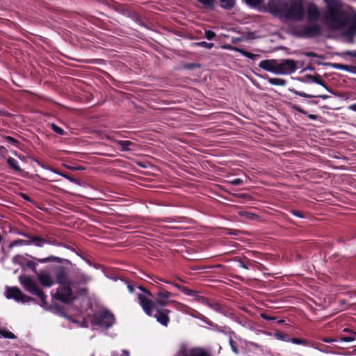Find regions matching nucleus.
<instances>
[{"mask_svg":"<svg viewBox=\"0 0 356 356\" xmlns=\"http://www.w3.org/2000/svg\"><path fill=\"white\" fill-rule=\"evenodd\" d=\"M291 214L300 218H305V214L303 211L300 210L291 209L289 211Z\"/></svg>","mask_w":356,"mask_h":356,"instance_id":"42","label":"nucleus"},{"mask_svg":"<svg viewBox=\"0 0 356 356\" xmlns=\"http://www.w3.org/2000/svg\"><path fill=\"white\" fill-rule=\"evenodd\" d=\"M308 118L311 120H316L317 119V116L315 115H313V114H310L308 115Z\"/></svg>","mask_w":356,"mask_h":356,"instance_id":"60","label":"nucleus"},{"mask_svg":"<svg viewBox=\"0 0 356 356\" xmlns=\"http://www.w3.org/2000/svg\"><path fill=\"white\" fill-rule=\"evenodd\" d=\"M52 172L56 173V174H59L60 175H62L63 177H64L65 178H66L67 179H68L69 181H70L71 182H76V179L74 178H73L72 176L69 175H65V174H60L55 169H52L51 170Z\"/></svg>","mask_w":356,"mask_h":356,"instance_id":"45","label":"nucleus"},{"mask_svg":"<svg viewBox=\"0 0 356 356\" xmlns=\"http://www.w3.org/2000/svg\"><path fill=\"white\" fill-rule=\"evenodd\" d=\"M261 317L264 319V320H266V321H273V320H275V318L274 317H271L266 314H261Z\"/></svg>","mask_w":356,"mask_h":356,"instance_id":"53","label":"nucleus"},{"mask_svg":"<svg viewBox=\"0 0 356 356\" xmlns=\"http://www.w3.org/2000/svg\"><path fill=\"white\" fill-rule=\"evenodd\" d=\"M268 12L274 17L284 19L285 10L287 8L286 0H270L267 4Z\"/></svg>","mask_w":356,"mask_h":356,"instance_id":"8","label":"nucleus"},{"mask_svg":"<svg viewBox=\"0 0 356 356\" xmlns=\"http://www.w3.org/2000/svg\"><path fill=\"white\" fill-rule=\"evenodd\" d=\"M321 16V13L316 5L310 3L307 6L308 24L300 29H294L293 35L301 38H313L321 35L322 27L317 23Z\"/></svg>","mask_w":356,"mask_h":356,"instance_id":"2","label":"nucleus"},{"mask_svg":"<svg viewBox=\"0 0 356 356\" xmlns=\"http://www.w3.org/2000/svg\"><path fill=\"white\" fill-rule=\"evenodd\" d=\"M121 356H129V352L127 350H122Z\"/></svg>","mask_w":356,"mask_h":356,"instance_id":"59","label":"nucleus"},{"mask_svg":"<svg viewBox=\"0 0 356 356\" xmlns=\"http://www.w3.org/2000/svg\"><path fill=\"white\" fill-rule=\"evenodd\" d=\"M138 289L140 290L143 293V295L146 296L148 298H153L154 292L152 293L151 291L147 289L143 286L140 285L138 286Z\"/></svg>","mask_w":356,"mask_h":356,"instance_id":"39","label":"nucleus"},{"mask_svg":"<svg viewBox=\"0 0 356 356\" xmlns=\"http://www.w3.org/2000/svg\"><path fill=\"white\" fill-rule=\"evenodd\" d=\"M229 183L234 186H240L243 183L241 178H236L229 181Z\"/></svg>","mask_w":356,"mask_h":356,"instance_id":"47","label":"nucleus"},{"mask_svg":"<svg viewBox=\"0 0 356 356\" xmlns=\"http://www.w3.org/2000/svg\"><path fill=\"white\" fill-rule=\"evenodd\" d=\"M115 323L114 315L108 311L95 313L91 317V323L105 328L111 327Z\"/></svg>","mask_w":356,"mask_h":356,"instance_id":"7","label":"nucleus"},{"mask_svg":"<svg viewBox=\"0 0 356 356\" xmlns=\"http://www.w3.org/2000/svg\"><path fill=\"white\" fill-rule=\"evenodd\" d=\"M192 296L194 297L195 300L197 302L207 305L217 312L224 314L225 312V309L220 303L216 301H211L204 296L198 295L197 291H195V295Z\"/></svg>","mask_w":356,"mask_h":356,"instance_id":"14","label":"nucleus"},{"mask_svg":"<svg viewBox=\"0 0 356 356\" xmlns=\"http://www.w3.org/2000/svg\"><path fill=\"white\" fill-rule=\"evenodd\" d=\"M0 336L5 339H13L16 338L15 335L13 332L3 328H0Z\"/></svg>","mask_w":356,"mask_h":356,"instance_id":"32","label":"nucleus"},{"mask_svg":"<svg viewBox=\"0 0 356 356\" xmlns=\"http://www.w3.org/2000/svg\"><path fill=\"white\" fill-rule=\"evenodd\" d=\"M243 216H247L248 218H250V219H253V216H254V214L251 213H248V212H245Z\"/></svg>","mask_w":356,"mask_h":356,"instance_id":"58","label":"nucleus"},{"mask_svg":"<svg viewBox=\"0 0 356 356\" xmlns=\"http://www.w3.org/2000/svg\"><path fill=\"white\" fill-rule=\"evenodd\" d=\"M324 19L334 30L342 29L348 24V19L344 16L343 13L333 7L327 8Z\"/></svg>","mask_w":356,"mask_h":356,"instance_id":"3","label":"nucleus"},{"mask_svg":"<svg viewBox=\"0 0 356 356\" xmlns=\"http://www.w3.org/2000/svg\"><path fill=\"white\" fill-rule=\"evenodd\" d=\"M235 0H220V5L222 8L231 10L234 8Z\"/></svg>","mask_w":356,"mask_h":356,"instance_id":"29","label":"nucleus"},{"mask_svg":"<svg viewBox=\"0 0 356 356\" xmlns=\"http://www.w3.org/2000/svg\"><path fill=\"white\" fill-rule=\"evenodd\" d=\"M348 108L351 111L356 112V103L353 104L348 106Z\"/></svg>","mask_w":356,"mask_h":356,"instance_id":"56","label":"nucleus"},{"mask_svg":"<svg viewBox=\"0 0 356 356\" xmlns=\"http://www.w3.org/2000/svg\"><path fill=\"white\" fill-rule=\"evenodd\" d=\"M305 15V9L302 0L287 1L284 19L291 21H301Z\"/></svg>","mask_w":356,"mask_h":356,"instance_id":"5","label":"nucleus"},{"mask_svg":"<svg viewBox=\"0 0 356 356\" xmlns=\"http://www.w3.org/2000/svg\"><path fill=\"white\" fill-rule=\"evenodd\" d=\"M22 258V256L17 254V255H15L13 258V261L15 263V264H19V265H22V264L19 261V259Z\"/></svg>","mask_w":356,"mask_h":356,"instance_id":"54","label":"nucleus"},{"mask_svg":"<svg viewBox=\"0 0 356 356\" xmlns=\"http://www.w3.org/2000/svg\"><path fill=\"white\" fill-rule=\"evenodd\" d=\"M198 2L209 8H213L215 0H197Z\"/></svg>","mask_w":356,"mask_h":356,"instance_id":"40","label":"nucleus"},{"mask_svg":"<svg viewBox=\"0 0 356 356\" xmlns=\"http://www.w3.org/2000/svg\"><path fill=\"white\" fill-rule=\"evenodd\" d=\"M299 112L302 113H304V111L301 108H296Z\"/></svg>","mask_w":356,"mask_h":356,"instance_id":"63","label":"nucleus"},{"mask_svg":"<svg viewBox=\"0 0 356 356\" xmlns=\"http://www.w3.org/2000/svg\"><path fill=\"white\" fill-rule=\"evenodd\" d=\"M47 243L48 244L54 245H60V243L54 238H48L46 239Z\"/></svg>","mask_w":356,"mask_h":356,"instance_id":"51","label":"nucleus"},{"mask_svg":"<svg viewBox=\"0 0 356 356\" xmlns=\"http://www.w3.org/2000/svg\"><path fill=\"white\" fill-rule=\"evenodd\" d=\"M32 259L34 260H36L38 262L42 263V264L48 263V262H56V263L60 264V263H63V261L64 260L63 259L58 257H56V256H49L48 257L42 258V259H37L36 257H32Z\"/></svg>","mask_w":356,"mask_h":356,"instance_id":"25","label":"nucleus"},{"mask_svg":"<svg viewBox=\"0 0 356 356\" xmlns=\"http://www.w3.org/2000/svg\"><path fill=\"white\" fill-rule=\"evenodd\" d=\"M16 245H29V243L28 242V240L17 239L11 242L9 244L8 248H12Z\"/></svg>","mask_w":356,"mask_h":356,"instance_id":"33","label":"nucleus"},{"mask_svg":"<svg viewBox=\"0 0 356 356\" xmlns=\"http://www.w3.org/2000/svg\"><path fill=\"white\" fill-rule=\"evenodd\" d=\"M216 36V33L211 30H206L204 32V37L209 40H213Z\"/></svg>","mask_w":356,"mask_h":356,"instance_id":"41","label":"nucleus"},{"mask_svg":"<svg viewBox=\"0 0 356 356\" xmlns=\"http://www.w3.org/2000/svg\"><path fill=\"white\" fill-rule=\"evenodd\" d=\"M268 81L273 86H284L286 83V81L280 78H268Z\"/></svg>","mask_w":356,"mask_h":356,"instance_id":"30","label":"nucleus"},{"mask_svg":"<svg viewBox=\"0 0 356 356\" xmlns=\"http://www.w3.org/2000/svg\"><path fill=\"white\" fill-rule=\"evenodd\" d=\"M322 341L325 343H331L332 342L339 341L338 337L335 339L331 337H324L322 339Z\"/></svg>","mask_w":356,"mask_h":356,"instance_id":"50","label":"nucleus"},{"mask_svg":"<svg viewBox=\"0 0 356 356\" xmlns=\"http://www.w3.org/2000/svg\"><path fill=\"white\" fill-rule=\"evenodd\" d=\"M200 65L198 64H196V63H186L184 65V69H186V70H193L196 67H199Z\"/></svg>","mask_w":356,"mask_h":356,"instance_id":"48","label":"nucleus"},{"mask_svg":"<svg viewBox=\"0 0 356 356\" xmlns=\"http://www.w3.org/2000/svg\"><path fill=\"white\" fill-rule=\"evenodd\" d=\"M271 335L280 341L289 342L290 340V336L284 332L275 330Z\"/></svg>","mask_w":356,"mask_h":356,"instance_id":"26","label":"nucleus"},{"mask_svg":"<svg viewBox=\"0 0 356 356\" xmlns=\"http://www.w3.org/2000/svg\"><path fill=\"white\" fill-rule=\"evenodd\" d=\"M243 56L245 57L250 58V59H254L255 57H259V56L257 54H254L250 51H245V50H241V51Z\"/></svg>","mask_w":356,"mask_h":356,"instance_id":"43","label":"nucleus"},{"mask_svg":"<svg viewBox=\"0 0 356 356\" xmlns=\"http://www.w3.org/2000/svg\"><path fill=\"white\" fill-rule=\"evenodd\" d=\"M174 356H211L202 348H188L186 343H181Z\"/></svg>","mask_w":356,"mask_h":356,"instance_id":"11","label":"nucleus"},{"mask_svg":"<svg viewBox=\"0 0 356 356\" xmlns=\"http://www.w3.org/2000/svg\"><path fill=\"white\" fill-rule=\"evenodd\" d=\"M20 197L23 200H26L27 202H33L32 199L26 193H20Z\"/></svg>","mask_w":356,"mask_h":356,"instance_id":"52","label":"nucleus"},{"mask_svg":"<svg viewBox=\"0 0 356 356\" xmlns=\"http://www.w3.org/2000/svg\"><path fill=\"white\" fill-rule=\"evenodd\" d=\"M234 261H237L238 263V267L245 269L252 268L254 270H263V269L264 268V266L261 264L250 260L246 257H235L234 258Z\"/></svg>","mask_w":356,"mask_h":356,"instance_id":"13","label":"nucleus"},{"mask_svg":"<svg viewBox=\"0 0 356 356\" xmlns=\"http://www.w3.org/2000/svg\"><path fill=\"white\" fill-rule=\"evenodd\" d=\"M193 45L196 46V47H204V48L208 49H210L213 47V43H209L205 41L195 42Z\"/></svg>","mask_w":356,"mask_h":356,"instance_id":"38","label":"nucleus"},{"mask_svg":"<svg viewBox=\"0 0 356 356\" xmlns=\"http://www.w3.org/2000/svg\"><path fill=\"white\" fill-rule=\"evenodd\" d=\"M164 222H171V218H166L165 220H163Z\"/></svg>","mask_w":356,"mask_h":356,"instance_id":"62","label":"nucleus"},{"mask_svg":"<svg viewBox=\"0 0 356 356\" xmlns=\"http://www.w3.org/2000/svg\"><path fill=\"white\" fill-rule=\"evenodd\" d=\"M19 234L29 238V245L33 244L37 247H42L46 243V238L38 236L30 235L24 232H19Z\"/></svg>","mask_w":356,"mask_h":356,"instance_id":"17","label":"nucleus"},{"mask_svg":"<svg viewBox=\"0 0 356 356\" xmlns=\"http://www.w3.org/2000/svg\"><path fill=\"white\" fill-rule=\"evenodd\" d=\"M259 67L276 74V60L275 59L263 60L259 63Z\"/></svg>","mask_w":356,"mask_h":356,"instance_id":"20","label":"nucleus"},{"mask_svg":"<svg viewBox=\"0 0 356 356\" xmlns=\"http://www.w3.org/2000/svg\"><path fill=\"white\" fill-rule=\"evenodd\" d=\"M19 280L27 292L36 296L40 299V306L43 307H47V302L46 300L47 296L43 290L38 286L37 283L34 280L29 276L21 275L19 277Z\"/></svg>","mask_w":356,"mask_h":356,"instance_id":"4","label":"nucleus"},{"mask_svg":"<svg viewBox=\"0 0 356 356\" xmlns=\"http://www.w3.org/2000/svg\"><path fill=\"white\" fill-rule=\"evenodd\" d=\"M304 79H305L307 81H312L313 83H316L317 84H319L324 87L326 90H328V88L325 83V81L322 79L321 76L319 74L316 75H312V74H307L304 76Z\"/></svg>","mask_w":356,"mask_h":356,"instance_id":"23","label":"nucleus"},{"mask_svg":"<svg viewBox=\"0 0 356 356\" xmlns=\"http://www.w3.org/2000/svg\"><path fill=\"white\" fill-rule=\"evenodd\" d=\"M152 280L155 283L152 284V289L154 290L153 298H154V300L143 294H137L138 304L146 315L148 316H152L154 307H166L170 303L173 305L175 309L180 312H185V310L188 308L186 305L178 301L169 300V299L172 297V293L166 290L163 284L159 283L154 279H152Z\"/></svg>","mask_w":356,"mask_h":356,"instance_id":"1","label":"nucleus"},{"mask_svg":"<svg viewBox=\"0 0 356 356\" xmlns=\"http://www.w3.org/2000/svg\"><path fill=\"white\" fill-rule=\"evenodd\" d=\"M318 65L323 64V65L332 66L334 69L342 70L353 73H356V67L343 65L341 63H317Z\"/></svg>","mask_w":356,"mask_h":356,"instance_id":"21","label":"nucleus"},{"mask_svg":"<svg viewBox=\"0 0 356 356\" xmlns=\"http://www.w3.org/2000/svg\"><path fill=\"white\" fill-rule=\"evenodd\" d=\"M127 288L130 293H132L134 292V286L132 284H131V283L129 282H127Z\"/></svg>","mask_w":356,"mask_h":356,"instance_id":"55","label":"nucleus"},{"mask_svg":"<svg viewBox=\"0 0 356 356\" xmlns=\"http://www.w3.org/2000/svg\"><path fill=\"white\" fill-rule=\"evenodd\" d=\"M347 55H349V56H351L354 58H356V51H349L346 53Z\"/></svg>","mask_w":356,"mask_h":356,"instance_id":"57","label":"nucleus"},{"mask_svg":"<svg viewBox=\"0 0 356 356\" xmlns=\"http://www.w3.org/2000/svg\"><path fill=\"white\" fill-rule=\"evenodd\" d=\"M343 332H348V333H350V335H348V336H344L342 334L339 335L338 339H339V341L350 342V341H353L355 340L356 332H353V330H351L348 328L343 329Z\"/></svg>","mask_w":356,"mask_h":356,"instance_id":"24","label":"nucleus"},{"mask_svg":"<svg viewBox=\"0 0 356 356\" xmlns=\"http://www.w3.org/2000/svg\"><path fill=\"white\" fill-rule=\"evenodd\" d=\"M26 266L29 268H31L34 273H37L36 270V264L31 260H28L26 262Z\"/></svg>","mask_w":356,"mask_h":356,"instance_id":"46","label":"nucleus"},{"mask_svg":"<svg viewBox=\"0 0 356 356\" xmlns=\"http://www.w3.org/2000/svg\"><path fill=\"white\" fill-rule=\"evenodd\" d=\"M239 197H248V199H250V196L249 195H248V194H241V195H239Z\"/></svg>","mask_w":356,"mask_h":356,"instance_id":"61","label":"nucleus"},{"mask_svg":"<svg viewBox=\"0 0 356 356\" xmlns=\"http://www.w3.org/2000/svg\"><path fill=\"white\" fill-rule=\"evenodd\" d=\"M289 342H292L293 343L297 344V345H302L305 346H307L309 345V341L308 340L305 339L295 338V337H293V338L290 337Z\"/></svg>","mask_w":356,"mask_h":356,"instance_id":"31","label":"nucleus"},{"mask_svg":"<svg viewBox=\"0 0 356 356\" xmlns=\"http://www.w3.org/2000/svg\"><path fill=\"white\" fill-rule=\"evenodd\" d=\"M353 25L356 27V17L353 20Z\"/></svg>","mask_w":356,"mask_h":356,"instance_id":"64","label":"nucleus"},{"mask_svg":"<svg viewBox=\"0 0 356 356\" xmlns=\"http://www.w3.org/2000/svg\"><path fill=\"white\" fill-rule=\"evenodd\" d=\"M4 140L16 147H19V145L21 144L18 140L10 136H6Z\"/></svg>","mask_w":356,"mask_h":356,"instance_id":"34","label":"nucleus"},{"mask_svg":"<svg viewBox=\"0 0 356 356\" xmlns=\"http://www.w3.org/2000/svg\"><path fill=\"white\" fill-rule=\"evenodd\" d=\"M56 283L59 285L72 284V282L68 276L67 269L63 266L58 267L55 270Z\"/></svg>","mask_w":356,"mask_h":356,"instance_id":"15","label":"nucleus"},{"mask_svg":"<svg viewBox=\"0 0 356 356\" xmlns=\"http://www.w3.org/2000/svg\"><path fill=\"white\" fill-rule=\"evenodd\" d=\"M229 345H230V347L232 348V350L235 354H238L239 352H238V347H237V343L232 338L229 339Z\"/></svg>","mask_w":356,"mask_h":356,"instance_id":"44","label":"nucleus"},{"mask_svg":"<svg viewBox=\"0 0 356 356\" xmlns=\"http://www.w3.org/2000/svg\"><path fill=\"white\" fill-rule=\"evenodd\" d=\"M51 129L55 132L58 135H60V136H63L65 134V131L63 129H62L61 127H58V125H56V124L54 123H51L49 124Z\"/></svg>","mask_w":356,"mask_h":356,"instance_id":"35","label":"nucleus"},{"mask_svg":"<svg viewBox=\"0 0 356 356\" xmlns=\"http://www.w3.org/2000/svg\"><path fill=\"white\" fill-rule=\"evenodd\" d=\"M72 285V283L60 285L55 293H51L52 298L67 305L72 303L76 299Z\"/></svg>","mask_w":356,"mask_h":356,"instance_id":"6","label":"nucleus"},{"mask_svg":"<svg viewBox=\"0 0 356 356\" xmlns=\"http://www.w3.org/2000/svg\"><path fill=\"white\" fill-rule=\"evenodd\" d=\"M91 280V277L83 273H77L76 275V282L79 284H86Z\"/></svg>","mask_w":356,"mask_h":356,"instance_id":"28","label":"nucleus"},{"mask_svg":"<svg viewBox=\"0 0 356 356\" xmlns=\"http://www.w3.org/2000/svg\"><path fill=\"white\" fill-rule=\"evenodd\" d=\"M6 296L8 299H14L17 302L23 303L35 301V298L24 294L17 286L7 287Z\"/></svg>","mask_w":356,"mask_h":356,"instance_id":"10","label":"nucleus"},{"mask_svg":"<svg viewBox=\"0 0 356 356\" xmlns=\"http://www.w3.org/2000/svg\"><path fill=\"white\" fill-rule=\"evenodd\" d=\"M170 313L171 311L165 308V307L156 306L154 307V312L151 317L156 318V321L161 325L168 327L170 321L169 316Z\"/></svg>","mask_w":356,"mask_h":356,"instance_id":"12","label":"nucleus"},{"mask_svg":"<svg viewBox=\"0 0 356 356\" xmlns=\"http://www.w3.org/2000/svg\"><path fill=\"white\" fill-rule=\"evenodd\" d=\"M153 279L155 280L156 281L159 280V281L163 282L166 284H172L186 296H191L195 295V291L190 289L186 286L180 285L175 282H172L171 280H163V279H161L158 277H155Z\"/></svg>","mask_w":356,"mask_h":356,"instance_id":"16","label":"nucleus"},{"mask_svg":"<svg viewBox=\"0 0 356 356\" xmlns=\"http://www.w3.org/2000/svg\"><path fill=\"white\" fill-rule=\"evenodd\" d=\"M245 2L251 8H257L259 6L264 0H244Z\"/></svg>","mask_w":356,"mask_h":356,"instance_id":"37","label":"nucleus"},{"mask_svg":"<svg viewBox=\"0 0 356 356\" xmlns=\"http://www.w3.org/2000/svg\"><path fill=\"white\" fill-rule=\"evenodd\" d=\"M289 91L296 95L305 98L319 97L323 99H326L329 97V96L327 95H310L304 92L298 91L294 88H289Z\"/></svg>","mask_w":356,"mask_h":356,"instance_id":"22","label":"nucleus"},{"mask_svg":"<svg viewBox=\"0 0 356 356\" xmlns=\"http://www.w3.org/2000/svg\"><path fill=\"white\" fill-rule=\"evenodd\" d=\"M297 61L292 59L276 60V74H291L297 70Z\"/></svg>","mask_w":356,"mask_h":356,"instance_id":"9","label":"nucleus"},{"mask_svg":"<svg viewBox=\"0 0 356 356\" xmlns=\"http://www.w3.org/2000/svg\"><path fill=\"white\" fill-rule=\"evenodd\" d=\"M302 54L307 57L321 58L322 56L318 55L316 53L313 51H304Z\"/></svg>","mask_w":356,"mask_h":356,"instance_id":"49","label":"nucleus"},{"mask_svg":"<svg viewBox=\"0 0 356 356\" xmlns=\"http://www.w3.org/2000/svg\"><path fill=\"white\" fill-rule=\"evenodd\" d=\"M106 138L120 146L122 151H129L131 149V147L135 145V144L130 140H117L114 138V136L110 135L107 136Z\"/></svg>","mask_w":356,"mask_h":356,"instance_id":"19","label":"nucleus"},{"mask_svg":"<svg viewBox=\"0 0 356 356\" xmlns=\"http://www.w3.org/2000/svg\"><path fill=\"white\" fill-rule=\"evenodd\" d=\"M39 282L44 287H51L54 282L50 275L47 273L41 271L37 274Z\"/></svg>","mask_w":356,"mask_h":356,"instance_id":"18","label":"nucleus"},{"mask_svg":"<svg viewBox=\"0 0 356 356\" xmlns=\"http://www.w3.org/2000/svg\"><path fill=\"white\" fill-rule=\"evenodd\" d=\"M50 309L54 311L56 314H59L60 316H65V312L63 307L58 304L52 305L50 307Z\"/></svg>","mask_w":356,"mask_h":356,"instance_id":"36","label":"nucleus"},{"mask_svg":"<svg viewBox=\"0 0 356 356\" xmlns=\"http://www.w3.org/2000/svg\"><path fill=\"white\" fill-rule=\"evenodd\" d=\"M7 163L10 168L13 169L15 171L17 172H21L22 169L19 165V162L17 160L13 157H8L7 159Z\"/></svg>","mask_w":356,"mask_h":356,"instance_id":"27","label":"nucleus"}]
</instances>
